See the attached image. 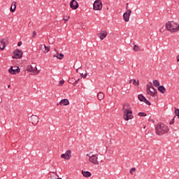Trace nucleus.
I'll return each mask as SVG.
<instances>
[{
	"instance_id": "nucleus-1",
	"label": "nucleus",
	"mask_w": 179,
	"mask_h": 179,
	"mask_svg": "<svg viewBox=\"0 0 179 179\" xmlns=\"http://www.w3.org/2000/svg\"><path fill=\"white\" fill-rule=\"evenodd\" d=\"M123 118L125 121H129L134 118L132 115V110L129 109V103L124 104L123 106Z\"/></svg>"
},
{
	"instance_id": "nucleus-2",
	"label": "nucleus",
	"mask_w": 179,
	"mask_h": 179,
	"mask_svg": "<svg viewBox=\"0 0 179 179\" xmlns=\"http://www.w3.org/2000/svg\"><path fill=\"white\" fill-rule=\"evenodd\" d=\"M155 131L157 135L162 136L165 135V134H168L169 129V127H167L166 124L163 123H158L155 127Z\"/></svg>"
},
{
	"instance_id": "nucleus-3",
	"label": "nucleus",
	"mask_w": 179,
	"mask_h": 179,
	"mask_svg": "<svg viewBox=\"0 0 179 179\" xmlns=\"http://www.w3.org/2000/svg\"><path fill=\"white\" fill-rule=\"evenodd\" d=\"M166 28L169 31H171V33H177L179 30V24L174 21H169L166 22Z\"/></svg>"
},
{
	"instance_id": "nucleus-4",
	"label": "nucleus",
	"mask_w": 179,
	"mask_h": 179,
	"mask_svg": "<svg viewBox=\"0 0 179 179\" xmlns=\"http://www.w3.org/2000/svg\"><path fill=\"white\" fill-rule=\"evenodd\" d=\"M86 156L89 157V162H91L94 166H99L101 163H103V160L99 161V155H92V152L87 154Z\"/></svg>"
},
{
	"instance_id": "nucleus-5",
	"label": "nucleus",
	"mask_w": 179,
	"mask_h": 179,
	"mask_svg": "<svg viewBox=\"0 0 179 179\" xmlns=\"http://www.w3.org/2000/svg\"><path fill=\"white\" fill-rule=\"evenodd\" d=\"M156 89H155V87H153L152 85H147V94H150L152 97H155V96H156Z\"/></svg>"
},
{
	"instance_id": "nucleus-6",
	"label": "nucleus",
	"mask_w": 179,
	"mask_h": 179,
	"mask_svg": "<svg viewBox=\"0 0 179 179\" xmlns=\"http://www.w3.org/2000/svg\"><path fill=\"white\" fill-rule=\"evenodd\" d=\"M22 57H23V52H22V50L19 49L14 50L13 56L12 57L13 59H19L22 58Z\"/></svg>"
},
{
	"instance_id": "nucleus-7",
	"label": "nucleus",
	"mask_w": 179,
	"mask_h": 179,
	"mask_svg": "<svg viewBox=\"0 0 179 179\" xmlns=\"http://www.w3.org/2000/svg\"><path fill=\"white\" fill-rule=\"evenodd\" d=\"M103 8V3H101V1L96 0L94 1L93 4L94 10H101Z\"/></svg>"
},
{
	"instance_id": "nucleus-8",
	"label": "nucleus",
	"mask_w": 179,
	"mask_h": 179,
	"mask_svg": "<svg viewBox=\"0 0 179 179\" xmlns=\"http://www.w3.org/2000/svg\"><path fill=\"white\" fill-rule=\"evenodd\" d=\"M40 118H38V116L32 115L31 117H29V121L33 125H37L38 124Z\"/></svg>"
},
{
	"instance_id": "nucleus-9",
	"label": "nucleus",
	"mask_w": 179,
	"mask_h": 179,
	"mask_svg": "<svg viewBox=\"0 0 179 179\" xmlns=\"http://www.w3.org/2000/svg\"><path fill=\"white\" fill-rule=\"evenodd\" d=\"M62 159H65L66 160H69L72 157V151L69 150L66 152L65 154L61 155Z\"/></svg>"
},
{
	"instance_id": "nucleus-10",
	"label": "nucleus",
	"mask_w": 179,
	"mask_h": 179,
	"mask_svg": "<svg viewBox=\"0 0 179 179\" xmlns=\"http://www.w3.org/2000/svg\"><path fill=\"white\" fill-rule=\"evenodd\" d=\"M70 8L73 10H76V9L79 8V3H78V1H76V0H72L70 2Z\"/></svg>"
},
{
	"instance_id": "nucleus-11",
	"label": "nucleus",
	"mask_w": 179,
	"mask_h": 179,
	"mask_svg": "<svg viewBox=\"0 0 179 179\" xmlns=\"http://www.w3.org/2000/svg\"><path fill=\"white\" fill-rule=\"evenodd\" d=\"M131 12L132 11L131 10H127V11L123 14V19L124 22H129V16H131Z\"/></svg>"
},
{
	"instance_id": "nucleus-12",
	"label": "nucleus",
	"mask_w": 179,
	"mask_h": 179,
	"mask_svg": "<svg viewBox=\"0 0 179 179\" xmlns=\"http://www.w3.org/2000/svg\"><path fill=\"white\" fill-rule=\"evenodd\" d=\"M8 72L11 73V75H16L20 72V69L17 68V69H13V66H11L9 69Z\"/></svg>"
},
{
	"instance_id": "nucleus-13",
	"label": "nucleus",
	"mask_w": 179,
	"mask_h": 179,
	"mask_svg": "<svg viewBox=\"0 0 179 179\" xmlns=\"http://www.w3.org/2000/svg\"><path fill=\"white\" fill-rule=\"evenodd\" d=\"M55 51L57 52V54L53 55V58H57V59H64V54H59V52L57 49H55Z\"/></svg>"
},
{
	"instance_id": "nucleus-14",
	"label": "nucleus",
	"mask_w": 179,
	"mask_h": 179,
	"mask_svg": "<svg viewBox=\"0 0 179 179\" xmlns=\"http://www.w3.org/2000/svg\"><path fill=\"white\" fill-rule=\"evenodd\" d=\"M69 106V101L67 99H62L57 106Z\"/></svg>"
},
{
	"instance_id": "nucleus-15",
	"label": "nucleus",
	"mask_w": 179,
	"mask_h": 179,
	"mask_svg": "<svg viewBox=\"0 0 179 179\" xmlns=\"http://www.w3.org/2000/svg\"><path fill=\"white\" fill-rule=\"evenodd\" d=\"M99 34H100V36H99L100 39L104 40V38L107 37L108 33L106 31H102Z\"/></svg>"
},
{
	"instance_id": "nucleus-16",
	"label": "nucleus",
	"mask_w": 179,
	"mask_h": 179,
	"mask_svg": "<svg viewBox=\"0 0 179 179\" xmlns=\"http://www.w3.org/2000/svg\"><path fill=\"white\" fill-rule=\"evenodd\" d=\"M82 174L83 177H85L86 178H89V177H92V173H90V171H82Z\"/></svg>"
},
{
	"instance_id": "nucleus-17",
	"label": "nucleus",
	"mask_w": 179,
	"mask_h": 179,
	"mask_svg": "<svg viewBox=\"0 0 179 179\" xmlns=\"http://www.w3.org/2000/svg\"><path fill=\"white\" fill-rule=\"evenodd\" d=\"M1 44H2V46L0 45V50H5V47H6V41L5 39H1Z\"/></svg>"
},
{
	"instance_id": "nucleus-18",
	"label": "nucleus",
	"mask_w": 179,
	"mask_h": 179,
	"mask_svg": "<svg viewBox=\"0 0 179 179\" xmlns=\"http://www.w3.org/2000/svg\"><path fill=\"white\" fill-rule=\"evenodd\" d=\"M10 12L13 13L16 10V1H13L10 6Z\"/></svg>"
},
{
	"instance_id": "nucleus-19",
	"label": "nucleus",
	"mask_w": 179,
	"mask_h": 179,
	"mask_svg": "<svg viewBox=\"0 0 179 179\" xmlns=\"http://www.w3.org/2000/svg\"><path fill=\"white\" fill-rule=\"evenodd\" d=\"M158 90H159V92H160L162 94L166 93V88L163 85L159 86Z\"/></svg>"
},
{
	"instance_id": "nucleus-20",
	"label": "nucleus",
	"mask_w": 179,
	"mask_h": 179,
	"mask_svg": "<svg viewBox=\"0 0 179 179\" xmlns=\"http://www.w3.org/2000/svg\"><path fill=\"white\" fill-rule=\"evenodd\" d=\"M97 99L98 100H103L104 99V93L103 92H99L97 94Z\"/></svg>"
},
{
	"instance_id": "nucleus-21",
	"label": "nucleus",
	"mask_w": 179,
	"mask_h": 179,
	"mask_svg": "<svg viewBox=\"0 0 179 179\" xmlns=\"http://www.w3.org/2000/svg\"><path fill=\"white\" fill-rule=\"evenodd\" d=\"M41 48L45 52V54H47L50 51V48H48V50H45L46 45H41Z\"/></svg>"
},
{
	"instance_id": "nucleus-22",
	"label": "nucleus",
	"mask_w": 179,
	"mask_h": 179,
	"mask_svg": "<svg viewBox=\"0 0 179 179\" xmlns=\"http://www.w3.org/2000/svg\"><path fill=\"white\" fill-rule=\"evenodd\" d=\"M153 85L155 86V87H159V86H160V83H159V80H154Z\"/></svg>"
},
{
	"instance_id": "nucleus-23",
	"label": "nucleus",
	"mask_w": 179,
	"mask_h": 179,
	"mask_svg": "<svg viewBox=\"0 0 179 179\" xmlns=\"http://www.w3.org/2000/svg\"><path fill=\"white\" fill-rule=\"evenodd\" d=\"M138 100H140V101H145V99L146 98L144 96H143L142 94H138Z\"/></svg>"
},
{
	"instance_id": "nucleus-24",
	"label": "nucleus",
	"mask_w": 179,
	"mask_h": 179,
	"mask_svg": "<svg viewBox=\"0 0 179 179\" xmlns=\"http://www.w3.org/2000/svg\"><path fill=\"white\" fill-rule=\"evenodd\" d=\"M27 69L29 72H34V69H33V66H28Z\"/></svg>"
},
{
	"instance_id": "nucleus-25",
	"label": "nucleus",
	"mask_w": 179,
	"mask_h": 179,
	"mask_svg": "<svg viewBox=\"0 0 179 179\" xmlns=\"http://www.w3.org/2000/svg\"><path fill=\"white\" fill-rule=\"evenodd\" d=\"M69 83H71V85H75V78H69Z\"/></svg>"
},
{
	"instance_id": "nucleus-26",
	"label": "nucleus",
	"mask_w": 179,
	"mask_h": 179,
	"mask_svg": "<svg viewBox=\"0 0 179 179\" xmlns=\"http://www.w3.org/2000/svg\"><path fill=\"white\" fill-rule=\"evenodd\" d=\"M138 117H146V113H143V112H139L138 113Z\"/></svg>"
},
{
	"instance_id": "nucleus-27",
	"label": "nucleus",
	"mask_w": 179,
	"mask_h": 179,
	"mask_svg": "<svg viewBox=\"0 0 179 179\" xmlns=\"http://www.w3.org/2000/svg\"><path fill=\"white\" fill-rule=\"evenodd\" d=\"M134 51H141V48L137 45H135L134 47Z\"/></svg>"
},
{
	"instance_id": "nucleus-28",
	"label": "nucleus",
	"mask_w": 179,
	"mask_h": 179,
	"mask_svg": "<svg viewBox=\"0 0 179 179\" xmlns=\"http://www.w3.org/2000/svg\"><path fill=\"white\" fill-rule=\"evenodd\" d=\"M179 115V109L177 108H175V115H176V117H178Z\"/></svg>"
},
{
	"instance_id": "nucleus-29",
	"label": "nucleus",
	"mask_w": 179,
	"mask_h": 179,
	"mask_svg": "<svg viewBox=\"0 0 179 179\" xmlns=\"http://www.w3.org/2000/svg\"><path fill=\"white\" fill-rule=\"evenodd\" d=\"M133 85H134V86H138V85H139V81L136 82V80H133Z\"/></svg>"
},
{
	"instance_id": "nucleus-30",
	"label": "nucleus",
	"mask_w": 179,
	"mask_h": 179,
	"mask_svg": "<svg viewBox=\"0 0 179 179\" xmlns=\"http://www.w3.org/2000/svg\"><path fill=\"white\" fill-rule=\"evenodd\" d=\"M144 103H145V104H147L148 106H150L152 103H150V102L149 101H148V99H144L143 101Z\"/></svg>"
},
{
	"instance_id": "nucleus-31",
	"label": "nucleus",
	"mask_w": 179,
	"mask_h": 179,
	"mask_svg": "<svg viewBox=\"0 0 179 179\" xmlns=\"http://www.w3.org/2000/svg\"><path fill=\"white\" fill-rule=\"evenodd\" d=\"M135 170H136V169L135 168H131L129 171L130 174H131V176L134 174V171H135Z\"/></svg>"
},
{
	"instance_id": "nucleus-32",
	"label": "nucleus",
	"mask_w": 179,
	"mask_h": 179,
	"mask_svg": "<svg viewBox=\"0 0 179 179\" xmlns=\"http://www.w3.org/2000/svg\"><path fill=\"white\" fill-rule=\"evenodd\" d=\"M32 37L33 38H36V37H37V32H36V31H33Z\"/></svg>"
},
{
	"instance_id": "nucleus-33",
	"label": "nucleus",
	"mask_w": 179,
	"mask_h": 179,
	"mask_svg": "<svg viewBox=\"0 0 179 179\" xmlns=\"http://www.w3.org/2000/svg\"><path fill=\"white\" fill-rule=\"evenodd\" d=\"M176 118V116L169 122V125H173L174 124V120Z\"/></svg>"
},
{
	"instance_id": "nucleus-34",
	"label": "nucleus",
	"mask_w": 179,
	"mask_h": 179,
	"mask_svg": "<svg viewBox=\"0 0 179 179\" xmlns=\"http://www.w3.org/2000/svg\"><path fill=\"white\" fill-rule=\"evenodd\" d=\"M80 80V79H78V80H75L74 81V85H78V83H79V81Z\"/></svg>"
},
{
	"instance_id": "nucleus-35",
	"label": "nucleus",
	"mask_w": 179,
	"mask_h": 179,
	"mask_svg": "<svg viewBox=\"0 0 179 179\" xmlns=\"http://www.w3.org/2000/svg\"><path fill=\"white\" fill-rule=\"evenodd\" d=\"M71 17L68 16L66 18H63V20H64L65 22H68L69 20Z\"/></svg>"
},
{
	"instance_id": "nucleus-36",
	"label": "nucleus",
	"mask_w": 179,
	"mask_h": 179,
	"mask_svg": "<svg viewBox=\"0 0 179 179\" xmlns=\"http://www.w3.org/2000/svg\"><path fill=\"white\" fill-rule=\"evenodd\" d=\"M64 83H65V81L64 80H60L59 83V85L60 86H62V85H64Z\"/></svg>"
},
{
	"instance_id": "nucleus-37",
	"label": "nucleus",
	"mask_w": 179,
	"mask_h": 179,
	"mask_svg": "<svg viewBox=\"0 0 179 179\" xmlns=\"http://www.w3.org/2000/svg\"><path fill=\"white\" fill-rule=\"evenodd\" d=\"M17 45H18V47H20V45H22V42H18Z\"/></svg>"
},
{
	"instance_id": "nucleus-38",
	"label": "nucleus",
	"mask_w": 179,
	"mask_h": 179,
	"mask_svg": "<svg viewBox=\"0 0 179 179\" xmlns=\"http://www.w3.org/2000/svg\"><path fill=\"white\" fill-rule=\"evenodd\" d=\"M80 68H82V67H80V68H78V69H76V72H77V73H79V69H80Z\"/></svg>"
},
{
	"instance_id": "nucleus-39",
	"label": "nucleus",
	"mask_w": 179,
	"mask_h": 179,
	"mask_svg": "<svg viewBox=\"0 0 179 179\" xmlns=\"http://www.w3.org/2000/svg\"><path fill=\"white\" fill-rule=\"evenodd\" d=\"M87 76V73H85L84 75H83V78H86Z\"/></svg>"
},
{
	"instance_id": "nucleus-40",
	"label": "nucleus",
	"mask_w": 179,
	"mask_h": 179,
	"mask_svg": "<svg viewBox=\"0 0 179 179\" xmlns=\"http://www.w3.org/2000/svg\"><path fill=\"white\" fill-rule=\"evenodd\" d=\"M176 59H177V62H179V55L177 56Z\"/></svg>"
},
{
	"instance_id": "nucleus-41",
	"label": "nucleus",
	"mask_w": 179,
	"mask_h": 179,
	"mask_svg": "<svg viewBox=\"0 0 179 179\" xmlns=\"http://www.w3.org/2000/svg\"><path fill=\"white\" fill-rule=\"evenodd\" d=\"M31 24H33V22H29V26H31Z\"/></svg>"
},
{
	"instance_id": "nucleus-42",
	"label": "nucleus",
	"mask_w": 179,
	"mask_h": 179,
	"mask_svg": "<svg viewBox=\"0 0 179 179\" xmlns=\"http://www.w3.org/2000/svg\"><path fill=\"white\" fill-rule=\"evenodd\" d=\"M133 80H129V83H132Z\"/></svg>"
},
{
	"instance_id": "nucleus-43",
	"label": "nucleus",
	"mask_w": 179,
	"mask_h": 179,
	"mask_svg": "<svg viewBox=\"0 0 179 179\" xmlns=\"http://www.w3.org/2000/svg\"><path fill=\"white\" fill-rule=\"evenodd\" d=\"M48 48H50L46 46V48H45V50H48Z\"/></svg>"
},
{
	"instance_id": "nucleus-44",
	"label": "nucleus",
	"mask_w": 179,
	"mask_h": 179,
	"mask_svg": "<svg viewBox=\"0 0 179 179\" xmlns=\"http://www.w3.org/2000/svg\"><path fill=\"white\" fill-rule=\"evenodd\" d=\"M39 72H40V71H38L36 72V74L38 73Z\"/></svg>"
},
{
	"instance_id": "nucleus-45",
	"label": "nucleus",
	"mask_w": 179,
	"mask_h": 179,
	"mask_svg": "<svg viewBox=\"0 0 179 179\" xmlns=\"http://www.w3.org/2000/svg\"><path fill=\"white\" fill-rule=\"evenodd\" d=\"M178 118H179V113H178Z\"/></svg>"
},
{
	"instance_id": "nucleus-46",
	"label": "nucleus",
	"mask_w": 179,
	"mask_h": 179,
	"mask_svg": "<svg viewBox=\"0 0 179 179\" xmlns=\"http://www.w3.org/2000/svg\"><path fill=\"white\" fill-rule=\"evenodd\" d=\"M8 87H10V85H8Z\"/></svg>"
},
{
	"instance_id": "nucleus-47",
	"label": "nucleus",
	"mask_w": 179,
	"mask_h": 179,
	"mask_svg": "<svg viewBox=\"0 0 179 179\" xmlns=\"http://www.w3.org/2000/svg\"><path fill=\"white\" fill-rule=\"evenodd\" d=\"M81 75V76L83 75V73H82V74H80Z\"/></svg>"
}]
</instances>
